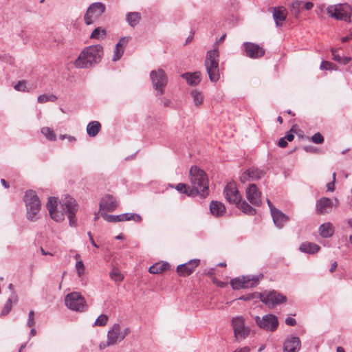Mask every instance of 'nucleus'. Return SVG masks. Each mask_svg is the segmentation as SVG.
<instances>
[{"mask_svg":"<svg viewBox=\"0 0 352 352\" xmlns=\"http://www.w3.org/2000/svg\"><path fill=\"white\" fill-rule=\"evenodd\" d=\"M199 259H192L186 263L179 265L177 267V272L180 276H187L195 270L199 265Z\"/></svg>","mask_w":352,"mask_h":352,"instance_id":"22","label":"nucleus"},{"mask_svg":"<svg viewBox=\"0 0 352 352\" xmlns=\"http://www.w3.org/2000/svg\"><path fill=\"white\" fill-rule=\"evenodd\" d=\"M57 100V97L54 95H47V94H43L38 97V102L39 103H45L48 101L54 102Z\"/></svg>","mask_w":352,"mask_h":352,"instance_id":"41","label":"nucleus"},{"mask_svg":"<svg viewBox=\"0 0 352 352\" xmlns=\"http://www.w3.org/2000/svg\"><path fill=\"white\" fill-rule=\"evenodd\" d=\"M256 294H260L259 292H254L253 294H248V295H246V296H243L239 298L240 300H252L253 298H258V296Z\"/></svg>","mask_w":352,"mask_h":352,"instance_id":"49","label":"nucleus"},{"mask_svg":"<svg viewBox=\"0 0 352 352\" xmlns=\"http://www.w3.org/2000/svg\"><path fill=\"white\" fill-rule=\"evenodd\" d=\"M105 10V6L100 2L92 3L87 10L85 15V21L87 25L92 24L97 20Z\"/></svg>","mask_w":352,"mask_h":352,"instance_id":"14","label":"nucleus"},{"mask_svg":"<svg viewBox=\"0 0 352 352\" xmlns=\"http://www.w3.org/2000/svg\"><path fill=\"white\" fill-rule=\"evenodd\" d=\"M100 210L105 212L114 211L118 207L116 199L111 195H105L100 201Z\"/></svg>","mask_w":352,"mask_h":352,"instance_id":"20","label":"nucleus"},{"mask_svg":"<svg viewBox=\"0 0 352 352\" xmlns=\"http://www.w3.org/2000/svg\"><path fill=\"white\" fill-rule=\"evenodd\" d=\"M141 19V14L138 12H129L126 15V21L131 27L136 26Z\"/></svg>","mask_w":352,"mask_h":352,"instance_id":"31","label":"nucleus"},{"mask_svg":"<svg viewBox=\"0 0 352 352\" xmlns=\"http://www.w3.org/2000/svg\"><path fill=\"white\" fill-rule=\"evenodd\" d=\"M50 218L57 223L63 222L67 216L71 227L76 226V214L78 205L75 199L67 196L59 200L54 197H50L46 204Z\"/></svg>","mask_w":352,"mask_h":352,"instance_id":"1","label":"nucleus"},{"mask_svg":"<svg viewBox=\"0 0 352 352\" xmlns=\"http://www.w3.org/2000/svg\"><path fill=\"white\" fill-rule=\"evenodd\" d=\"M231 325L234 338L237 342L245 340L250 334L251 329L250 327L245 325V319L241 316L232 318L231 320Z\"/></svg>","mask_w":352,"mask_h":352,"instance_id":"8","label":"nucleus"},{"mask_svg":"<svg viewBox=\"0 0 352 352\" xmlns=\"http://www.w3.org/2000/svg\"><path fill=\"white\" fill-rule=\"evenodd\" d=\"M102 217L108 222H119L131 220L136 222H140L142 221L141 216L135 213H124L119 215H112L102 213Z\"/></svg>","mask_w":352,"mask_h":352,"instance_id":"16","label":"nucleus"},{"mask_svg":"<svg viewBox=\"0 0 352 352\" xmlns=\"http://www.w3.org/2000/svg\"><path fill=\"white\" fill-rule=\"evenodd\" d=\"M182 77L186 79L187 83L191 86L198 85L201 82V73L196 72L194 73H185Z\"/></svg>","mask_w":352,"mask_h":352,"instance_id":"26","label":"nucleus"},{"mask_svg":"<svg viewBox=\"0 0 352 352\" xmlns=\"http://www.w3.org/2000/svg\"><path fill=\"white\" fill-rule=\"evenodd\" d=\"M169 265L167 263H157L151 266L148 269V272L151 274H157L162 272L163 271L168 269Z\"/></svg>","mask_w":352,"mask_h":352,"instance_id":"35","label":"nucleus"},{"mask_svg":"<svg viewBox=\"0 0 352 352\" xmlns=\"http://www.w3.org/2000/svg\"><path fill=\"white\" fill-rule=\"evenodd\" d=\"M223 194L226 199L232 204H236L240 202L241 197L236 188V185L234 182L228 183L223 190Z\"/></svg>","mask_w":352,"mask_h":352,"instance_id":"17","label":"nucleus"},{"mask_svg":"<svg viewBox=\"0 0 352 352\" xmlns=\"http://www.w3.org/2000/svg\"><path fill=\"white\" fill-rule=\"evenodd\" d=\"M150 78L154 89L158 95H162L168 83V77L162 69L153 70L150 73Z\"/></svg>","mask_w":352,"mask_h":352,"instance_id":"9","label":"nucleus"},{"mask_svg":"<svg viewBox=\"0 0 352 352\" xmlns=\"http://www.w3.org/2000/svg\"><path fill=\"white\" fill-rule=\"evenodd\" d=\"M250 351L248 346H244L241 349H236L234 352H249Z\"/></svg>","mask_w":352,"mask_h":352,"instance_id":"59","label":"nucleus"},{"mask_svg":"<svg viewBox=\"0 0 352 352\" xmlns=\"http://www.w3.org/2000/svg\"><path fill=\"white\" fill-rule=\"evenodd\" d=\"M1 183L2 184V185H3L6 188H8L9 187L8 184L7 183V182H6L4 179H1Z\"/></svg>","mask_w":352,"mask_h":352,"instance_id":"64","label":"nucleus"},{"mask_svg":"<svg viewBox=\"0 0 352 352\" xmlns=\"http://www.w3.org/2000/svg\"><path fill=\"white\" fill-rule=\"evenodd\" d=\"M109 318L105 314H101L99 316L94 322L95 326L104 327L107 324Z\"/></svg>","mask_w":352,"mask_h":352,"instance_id":"43","label":"nucleus"},{"mask_svg":"<svg viewBox=\"0 0 352 352\" xmlns=\"http://www.w3.org/2000/svg\"><path fill=\"white\" fill-rule=\"evenodd\" d=\"M285 324L289 326H294L296 324V321L292 317H288L285 319Z\"/></svg>","mask_w":352,"mask_h":352,"instance_id":"54","label":"nucleus"},{"mask_svg":"<svg viewBox=\"0 0 352 352\" xmlns=\"http://www.w3.org/2000/svg\"><path fill=\"white\" fill-rule=\"evenodd\" d=\"M13 301H16V296L14 294H13V295L8 298V301L4 305L1 313V316H6L11 311Z\"/></svg>","mask_w":352,"mask_h":352,"instance_id":"37","label":"nucleus"},{"mask_svg":"<svg viewBox=\"0 0 352 352\" xmlns=\"http://www.w3.org/2000/svg\"><path fill=\"white\" fill-rule=\"evenodd\" d=\"M103 56V47L101 45H94L85 47L75 60L78 68H88L101 60Z\"/></svg>","mask_w":352,"mask_h":352,"instance_id":"2","label":"nucleus"},{"mask_svg":"<svg viewBox=\"0 0 352 352\" xmlns=\"http://www.w3.org/2000/svg\"><path fill=\"white\" fill-rule=\"evenodd\" d=\"M76 270L79 278H82L85 273V267L82 261L79 260L76 262Z\"/></svg>","mask_w":352,"mask_h":352,"instance_id":"42","label":"nucleus"},{"mask_svg":"<svg viewBox=\"0 0 352 352\" xmlns=\"http://www.w3.org/2000/svg\"><path fill=\"white\" fill-rule=\"evenodd\" d=\"M254 320L259 328L267 331L273 332L278 326V318L273 314H266L262 317L256 316Z\"/></svg>","mask_w":352,"mask_h":352,"instance_id":"12","label":"nucleus"},{"mask_svg":"<svg viewBox=\"0 0 352 352\" xmlns=\"http://www.w3.org/2000/svg\"><path fill=\"white\" fill-rule=\"evenodd\" d=\"M236 205L243 212L247 214L252 215L256 213V210L245 201H241V199H240V202L236 203Z\"/></svg>","mask_w":352,"mask_h":352,"instance_id":"33","label":"nucleus"},{"mask_svg":"<svg viewBox=\"0 0 352 352\" xmlns=\"http://www.w3.org/2000/svg\"><path fill=\"white\" fill-rule=\"evenodd\" d=\"M278 146L281 148H285L287 146V141L285 140V138H282L279 140L278 141Z\"/></svg>","mask_w":352,"mask_h":352,"instance_id":"57","label":"nucleus"},{"mask_svg":"<svg viewBox=\"0 0 352 352\" xmlns=\"http://www.w3.org/2000/svg\"><path fill=\"white\" fill-rule=\"evenodd\" d=\"M300 252L307 254H315L320 250V247L314 243L305 242L302 243L299 248Z\"/></svg>","mask_w":352,"mask_h":352,"instance_id":"28","label":"nucleus"},{"mask_svg":"<svg viewBox=\"0 0 352 352\" xmlns=\"http://www.w3.org/2000/svg\"><path fill=\"white\" fill-rule=\"evenodd\" d=\"M351 60V58L349 57H342L341 58V60L339 61V63L343 64V65H346L349 63V61Z\"/></svg>","mask_w":352,"mask_h":352,"instance_id":"58","label":"nucleus"},{"mask_svg":"<svg viewBox=\"0 0 352 352\" xmlns=\"http://www.w3.org/2000/svg\"><path fill=\"white\" fill-rule=\"evenodd\" d=\"M65 302L69 309L76 311H84L87 307L85 298L76 292L68 294L65 298Z\"/></svg>","mask_w":352,"mask_h":352,"instance_id":"10","label":"nucleus"},{"mask_svg":"<svg viewBox=\"0 0 352 352\" xmlns=\"http://www.w3.org/2000/svg\"><path fill=\"white\" fill-rule=\"evenodd\" d=\"M256 295L258 296V298L269 307H273L286 300L285 296L275 291L269 292L267 293H260V294Z\"/></svg>","mask_w":352,"mask_h":352,"instance_id":"13","label":"nucleus"},{"mask_svg":"<svg viewBox=\"0 0 352 352\" xmlns=\"http://www.w3.org/2000/svg\"><path fill=\"white\" fill-rule=\"evenodd\" d=\"M0 62L7 65L14 66L15 58L10 53L3 52L0 54Z\"/></svg>","mask_w":352,"mask_h":352,"instance_id":"32","label":"nucleus"},{"mask_svg":"<svg viewBox=\"0 0 352 352\" xmlns=\"http://www.w3.org/2000/svg\"><path fill=\"white\" fill-rule=\"evenodd\" d=\"M23 200L25 204L27 219L33 222L37 221L39 218L41 203L35 191H26Z\"/></svg>","mask_w":352,"mask_h":352,"instance_id":"4","label":"nucleus"},{"mask_svg":"<svg viewBox=\"0 0 352 352\" xmlns=\"http://www.w3.org/2000/svg\"><path fill=\"white\" fill-rule=\"evenodd\" d=\"M130 40V36H124L122 37L116 44L115 48L113 50V55L112 56V60L113 62H116L121 58L124 54L125 47Z\"/></svg>","mask_w":352,"mask_h":352,"instance_id":"21","label":"nucleus"},{"mask_svg":"<svg viewBox=\"0 0 352 352\" xmlns=\"http://www.w3.org/2000/svg\"><path fill=\"white\" fill-rule=\"evenodd\" d=\"M35 321H34V311H30L28 314V319L27 321V326L28 327H32L34 325Z\"/></svg>","mask_w":352,"mask_h":352,"instance_id":"48","label":"nucleus"},{"mask_svg":"<svg viewBox=\"0 0 352 352\" xmlns=\"http://www.w3.org/2000/svg\"><path fill=\"white\" fill-rule=\"evenodd\" d=\"M351 38H352V32L348 36L342 37V41L346 42V41L351 40Z\"/></svg>","mask_w":352,"mask_h":352,"instance_id":"62","label":"nucleus"},{"mask_svg":"<svg viewBox=\"0 0 352 352\" xmlns=\"http://www.w3.org/2000/svg\"><path fill=\"white\" fill-rule=\"evenodd\" d=\"M192 101L197 107H201L204 101V94L197 89H192L190 93Z\"/></svg>","mask_w":352,"mask_h":352,"instance_id":"29","label":"nucleus"},{"mask_svg":"<svg viewBox=\"0 0 352 352\" xmlns=\"http://www.w3.org/2000/svg\"><path fill=\"white\" fill-rule=\"evenodd\" d=\"M301 3V1L296 0L292 3L291 7L295 12H298L299 11Z\"/></svg>","mask_w":352,"mask_h":352,"instance_id":"52","label":"nucleus"},{"mask_svg":"<svg viewBox=\"0 0 352 352\" xmlns=\"http://www.w3.org/2000/svg\"><path fill=\"white\" fill-rule=\"evenodd\" d=\"M211 213L215 217H221L226 212L225 206L217 201H212L210 205Z\"/></svg>","mask_w":352,"mask_h":352,"instance_id":"27","label":"nucleus"},{"mask_svg":"<svg viewBox=\"0 0 352 352\" xmlns=\"http://www.w3.org/2000/svg\"><path fill=\"white\" fill-rule=\"evenodd\" d=\"M106 34V30L104 28L98 27L92 32L90 38L92 39L102 40L105 38Z\"/></svg>","mask_w":352,"mask_h":352,"instance_id":"38","label":"nucleus"},{"mask_svg":"<svg viewBox=\"0 0 352 352\" xmlns=\"http://www.w3.org/2000/svg\"><path fill=\"white\" fill-rule=\"evenodd\" d=\"M320 69H325V70H336V66L333 65V63L328 62V61H322L320 65Z\"/></svg>","mask_w":352,"mask_h":352,"instance_id":"45","label":"nucleus"},{"mask_svg":"<svg viewBox=\"0 0 352 352\" xmlns=\"http://www.w3.org/2000/svg\"><path fill=\"white\" fill-rule=\"evenodd\" d=\"M311 141L315 144H322L324 142V138L321 133H316L311 137Z\"/></svg>","mask_w":352,"mask_h":352,"instance_id":"47","label":"nucleus"},{"mask_svg":"<svg viewBox=\"0 0 352 352\" xmlns=\"http://www.w3.org/2000/svg\"><path fill=\"white\" fill-rule=\"evenodd\" d=\"M337 265H337V263H336V261H335V262H333V263L331 264V268H330L329 271H330L331 272H334V271L336 270V267H337Z\"/></svg>","mask_w":352,"mask_h":352,"instance_id":"63","label":"nucleus"},{"mask_svg":"<svg viewBox=\"0 0 352 352\" xmlns=\"http://www.w3.org/2000/svg\"><path fill=\"white\" fill-rule=\"evenodd\" d=\"M246 198L250 204L255 206H258L261 204V193L257 186L252 184H250L245 191Z\"/></svg>","mask_w":352,"mask_h":352,"instance_id":"19","label":"nucleus"},{"mask_svg":"<svg viewBox=\"0 0 352 352\" xmlns=\"http://www.w3.org/2000/svg\"><path fill=\"white\" fill-rule=\"evenodd\" d=\"M14 88L18 91H28L25 80L19 81L18 83L14 85Z\"/></svg>","mask_w":352,"mask_h":352,"instance_id":"46","label":"nucleus"},{"mask_svg":"<svg viewBox=\"0 0 352 352\" xmlns=\"http://www.w3.org/2000/svg\"><path fill=\"white\" fill-rule=\"evenodd\" d=\"M112 280L116 282L121 281L123 279V276L118 269H113L110 274Z\"/></svg>","mask_w":352,"mask_h":352,"instance_id":"44","label":"nucleus"},{"mask_svg":"<svg viewBox=\"0 0 352 352\" xmlns=\"http://www.w3.org/2000/svg\"><path fill=\"white\" fill-rule=\"evenodd\" d=\"M336 177V173H334L333 174V181L331 182H329L327 184V189L329 191H333L334 190V181Z\"/></svg>","mask_w":352,"mask_h":352,"instance_id":"53","label":"nucleus"},{"mask_svg":"<svg viewBox=\"0 0 352 352\" xmlns=\"http://www.w3.org/2000/svg\"><path fill=\"white\" fill-rule=\"evenodd\" d=\"M314 6V4L313 3L311 2H306L304 5V7L306 10H311Z\"/></svg>","mask_w":352,"mask_h":352,"instance_id":"60","label":"nucleus"},{"mask_svg":"<svg viewBox=\"0 0 352 352\" xmlns=\"http://www.w3.org/2000/svg\"><path fill=\"white\" fill-rule=\"evenodd\" d=\"M129 333V328H122L120 324L116 323L107 332V342H101L98 347L100 350H104L108 346L116 345L122 341Z\"/></svg>","mask_w":352,"mask_h":352,"instance_id":"5","label":"nucleus"},{"mask_svg":"<svg viewBox=\"0 0 352 352\" xmlns=\"http://www.w3.org/2000/svg\"><path fill=\"white\" fill-rule=\"evenodd\" d=\"M42 134L49 140L55 141L56 139V134L50 127H43L41 129Z\"/></svg>","mask_w":352,"mask_h":352,"instance_id":"40","label":"nucleus"},{"mask_svg":"<svg viewBox=\"0 0 352 352\" xmlns=\"http://www.w3.org/2000/svg\"><path fill=\"white\" fill-rule=\"evenodd\" d=\"M271 216L274 225L278 228H282L289 220V217L277 208L272 209Z\"/></svg>","mask_w":352,"mask_h":352,"instance_id":"24","label":"nucleus"},{"mask_svg":"<svg viewBox=\"0 0 352 352\" xmlns=\"http://www.w3.org/2000/svg\"><path fill=\"white\" fill-rule=\"evenodd\" d=\"M301 347L298 337L291 336L287 338L283 345V352H298Z\"/></svg>","mask_w":352,"mask_h":352,"instance_id":"23","label":"nucleus"},{"mask_svg":"<svg viewBox=\"0 0 352 352\" xmlns=\"http://www.w3.org/2000/svg\"><path fill=\"white\" fill-rule=\"evenodd\" d=\"M339 205L338 199L331 200L327 197H322L316 202V212L318 214H323L330 212L333 208H336Z\"/></svg>","mask_w":352,"mask_h":352,"instance_id":"15","label":"nucleus"},{"mask_svg":"<svg viewBox=\"0 0 352 352\" xmlns=\"http://www.w3.org/2000/svg\"><path fill=\"white\" fill-rule=\"evenodd\" d=\"M175 189L179 192L180 193H184L187 195L188 196L194 197L195 196V190L193 189H191L190 186H188L187 185L179 183L175 186Z\"/></svg>","mask_w":352,"mask_h":352,"instance_id":"36","label":"nucleus"},{"mask_svg":"<svg viewBox=\"0 0 352 352\" xmlns=\"http://www.w3.org/2000/svg\"><path fill=\"white\" fill-rule=\"evenodd\" d=\"M261 276H243L230 280L233 289H248L255 287L259 282Z\"/></svg>","mask_w":352,"mask_h":352,"instance_id":"11","label":"nucleus"},{"mask_svg":"<svg viewBox=\"0 0 352 352\" xmlns=\"http://www.w3.org/2000/svg\"><path fill=\"white\" fill-rule=\"evenodd\" d=\"M88 235L89 236V241L91 242V243L92 244L93 246L96 247V248H98V245L95 243L92 236H91V232H88Z\"/></svg>","mask_w":352,"mask_h":352,"instance_id":"61","label":"nucleus"},{"mask_svg":"<svg viewBox=\"0 0 352 352\" xmlns=\"http://www.w3.org/2000/svg\"><path fill=\"white\" fill-rule=\"evenodd\" d=\"M335 228L330 222H326L321 224L318 228L319 234L322 238H329L334 234Z\"/></svg>","mask_w":352,"mask_h":352,"instance_id":"25","label":"nucleus"},{"mask_svg":"<svg viewBox=\"0 0 352 352\" xmlns=\"http://www.w3.org/2000/svg\"><path fill=\"white\" fill-rule=\"evenodd\" d=\"M190 180L195 195L206 197L208 194V179L206 173L197 166H192L190 170Z\"/></svg>","mask_w":352,"mask_h":352,"instance_id":"3","label":"nucleus"},{"mask_svg":"<svg viewBox=\"0 0 352 352\" xmlns=\"http://www.w3.org/2000/svg\"><path fill=\"white\" fill-rule=\"evenodd\" d=\"M327 13L330 17L337 20L350 22L352 8L347 3L332 5L327 7Z\"/></svg>","mask_w":352,"mask_h":352,"instance_id":"7","label":"nucleus"},{"mask_svg":"<svg viewBox=\"0 0 352 352\" xmlns=\"http://www.w3.org/2000/svg\"><path fill=\"white\" fill-rule=\"evenodd\" d=\"M219 53L217 47L208 52L206 60L205 67L211 82H217L220 78L219 69Z\"/></svg>","mask_w":352,"mask_h":352,"instance_id":"6","label":"nucleus"},{"mask_svg":"<svg viewBox=\"0 0 352 352\" xmlns=\"http://www.w3.org/2000/svg\"><path fill=\"white\" fill-rule=\"evenodd\" d=\"M240 180L243 183H245V182H246L248 181H251L250 178L249 177V173H248L247 170L241 173V175L240 176Z\"/></svg>","mask_w":352,"mask_h":352,"instance_id":"50","label":"nucleus"},{"mask_svg":"<svg viewBox=\"0 0 352 352\" xmlns=\"http://www.w3.org/2000/svg\"><path fill=\"white\" fill-rule=\"evenodd\" d=\"M59 138L62 140H67L70 142H76V139L75 137L69 135H60L59 136Z\"/></svg>","mask_w":352,"mask_h":352,"instance_id":"51","label":"nucleus"},{"mask_svg":"<svg viewBox=\"0 0 352 352\" xmlns=\"http://www.w3.org/2000/svg\"><path fill=\"white\" fill-rule=\"evenodd\" d=\"M273 17L277 26L280 25V22L283 21L286 19L285 11L280 8H274L273 12Z\"/></svg>","mask_w":352,"mask_h":352,"instance_id":"34","label":"nucleus"},{"mask_svg":"<svg viewBox=\"0 0 352 352\" xmlns=\"http://www.w3.org/2000/svg\"><path fill=\"white\" fill-rule=\"evenodd\" d=\"M101 128V124L98 121L90 122L87 126V133L89 137H95L98 135Z\"/></svg>","mask_w":352,"mask_h":352,"instance_id":"30","label":"nucleus"},{"mask_svg":"<svg viewBox=\"0 0 352 352\" xmlns=\"http://www.w3.org/2000/svg\"><path fill=\"white\" fill-rule=\"evenodd\" d=\"M332 56L333 59L337 62L339 63L340 60H341V56H340L338 54H337V50H332Z\"/></svg>","mask_w":352,"mask_h":352,"instance_id":"56","label":"nucleus"},{"mask_svg":"<svg viewBox=\"0 0 352 352\" xmlns=\"http://www.w3.org/2000/svg\"><path fill=\"white\" fill-rule=\"evenodd\" d=\"M243 47L246 56L251 58H261L265 54L263 47L253 43L245 42L243 43Z\"/></svg>","mask_w":352,"mask_h":352,"instance_id":"18","label":"nucleus"},{"mask_svg":"<svg viewBox=\"0 0 352 352\" xmlns=\"http://www.w3.org/2000/svg\"><path fill=\"white\" fill-rule=\"evenodd\" d=\"M292 132L293 130L291 129L289 132L284 137L287 141L292 142L294 140V135Z\"/></svg>","mask_w":352,"mask_h":352,"instance_id":"55","label":"nucleus"},{"mask_svg":"<svg viewBox=\"0 0 352 352\" xmlns=\"http://www.w3.org/2000/svg\"><path fill=\"white\" fill-rule=\"evenodd\" d=\"M249 173V177L251 181L256 180L261 178L263 175V172L257 168H250L247 170Z\"/></svg>","mask_w":352,"mask_h":352,"instance_id":"39","label":"nucleus"}]
</instances>
